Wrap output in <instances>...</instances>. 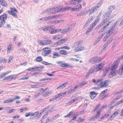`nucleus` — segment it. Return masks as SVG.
Instances as JSON below:
<instances>
[{
	"mask_svg": "<svg viewBox=\"0 0 123 123\" xmlns=\"http://www.w3.org/2000/svg\"><path fill=\"white\" fill-rule=\"evenodd\" d=\"M60 38V37L59 35H56L53 37V40H57Z\"/></svg>",
	"mask_w": 123,
	"mask_h": 123,
	"instance_id": "36",
	"label": "nucleus"
},
{
	"mask_svg": "<svg viewBox=\"0 0 123 123\" xmlns=\"http://www.w3.org/2000/svg\"><path fill=\"white\" fill-rule=\"evenodd\" d=\"M38 113V112H36L35 113H33L30 112H28V113H26L25 115V116L26 117H28L29 116H31L30 117V118H31L32 116H34L35 114L36 113Z\"/></svg>",
	"mask_w": 123,
	"mask_h": 123,
	"instance_id": "18",
	"label": "nucleus"
},
{
	"mask_svg": "<svg viewBox=\"0 0 123 123\" xmlns=\"http://www.w3.org/2000/svg\"><path fill=\"white\" fill-rule=\"evenodd\" d=\"M105 62H104L100 63L97 65L96 66V71H99L101 70L105 65Z\"/></svg>",
	"mask_w": 123,
	"mask_h": 123,
	"instance_id": "11",
	"label": "nucleus"
},
{
	"mask_svg": "<svg viewBox=\"0 0 123 123\" xmlns=\"http://www.w3.org/2000/svg\"><path fill=\"white\" fill-rule=\"evenodd\" d=\"M61 49H66L69 50L70 49V47L67 46H63L61 47Z\"/></svg>",
	"mask_w": 123,
	"mask_h": 123,
	"instance_id": "48",
	"label": "nucleus"
},
{
	"mask_svg": "<svg viewBox=\"0 0 123 123\" xmlns=\"http://www.w3.org/2000/svg\"><path fill=\"white\" fill-rule=\"evenodd\" d=\"M117 71L116 70H111L110 72L108 75L109 78H112L116 75Z\"/></svg>",
	"mask_w": 123,
	"mask_h": 123,
	"instance_id": "13",
	"label": "nucleus"
},
{
	"mask_svg": "<svg viewBox=\"0 0 123 123\" xmlns=\"http://www.w3.org/2000/svg\"><path fill=\"white\" fill-rule=\"evenodd\" d=\"M0 4L3 6L6 7L7 6L8 4L4 0H0Z\"/></svg>",
	"mask_w": 123,
	"mask_h": 123,
	"instance_id": "17",
	"label": "nucleus"
},
{
	"mask_svg": "<svg viewBox=\"0 0 123 123\" xmlns=\"http://www.w3.org/2000/svg\"><path fill=\"white\" fill-rule=\"evenodd\" d=\"M121 59V58H118L117 60L113 62L111 68V70H116L115 69L118 66V64L120 62V60Z\"/></svg>",
	"mask_w": 123,
	"mask_h": 123,
	"instance_id": "8",
	"label": "nucleus"
},
{
	"mask_svg": "<svg viewBox=\"0 0 123 123\" xmlns=\"http://www.w3.org/2000/svg\"><path fill=\"white\" fill-rule=\"evenodd\" d=\"M118 112L117 111H115L112 113L109 118V120H111L112 119L114 118L118 114Z\"/></svg>",
	"mask_w": 123,
	"mask_h": 123,
	"instance_id": "15",
	"label": "nucleus"
},
{
	"mask_svg": "<svg viewBox=\"0 0 123 123\" xmlns=\"http://www.w3.org/2000/svg\"><path fill=\"white\" fill-rule=\"evenodd\" d=\"M94 72V69H93L92 68L90 69L89 70V72L88 73V76H89V74H92L93 72ZM87 76H88L87 75Z\"/></svg>",
	"mask_w": 123,
	"mask_h": 123,
	"instance_id": "43",
	"label": "nucleus"
},
{
	"mask_svg": "<svg viewBox=\"0 0 123 123\" xmlns=\"http://www.w3.org/2000/svg\"><path fill=\"white\" fill-rule=\"evenodd\" d=\"M110 22H109L107 25L104 26L103 28V29L104 30H106L108 28V26L109 25Z\"/></svg>",
	"mask_w": 123,
	"mask_h": 123,
	"instance_id": "46",
	"label": "nucleus"
},
{
	"mask_svg": "<svg viewBox=\"0 0 123 123\" xmlns=\"http://www.w3.org/2000/svg\"><path fill=\"white\" fill-rule=\"evenodd\" d=\"M60 7L49 8L47 10L46 12L49 14H53L61 11H64Z\"/></svg>",
	"mask_w": 123,
	"mask_h": 123,
	"instance_id": "2",
	"label": "nucleus"
},
{
	"mask_svg": "<svg viewBox=\"0 0 123 123\" xmlns=\"http://www.w3.org/2000/svg\"><path fill=\"white\" fill-rule=\"evenodd\" d=\"M85 11H83L81 12L80 13L77 14V16H81L85 14Z\"/></svg>",
	"mask_w": 123,
	"mask_h": 123,
	"instance_id": "41",
	"label": "nucleus"
},
{
	"mask_svg": "<svg viewBox=\"0 0 123 123\" xmlns=\"http://www.w3.org/2000/svg\"><path fill=\"white\" fill-rule=\"evenodd\" d=\"M20 117V116L19 115H17L16 116H13V117H12V118H13V119H15V118H19Z\"/></svg>",
	"mask_w": 123,
	"mask_h": 123,
	"instance_id": "61",
	"label": "nucleus"
},
{
	"mask_svg": "<svg viewBox=\"0 0 123 123\" xmlns=\"http://www.w3.org/2000/svg\"><path fill=\"white\" fill-rule=\"evenodd\" d=\"M63 96L62 93L58 94L57 95V96H56L55 99H57L58 98H60L61 96Z\"/></svg>",
	"mask_w": 123,
	"mask_h": 123,
	"instance_id": "50",
	"label": "nucleus"
},
{
	"mask_svg": "<svg viewBox=\"0 0 123 123\" xmlns=\"http://www.w3.org/2000/svg\"><path fill=\"white\" fill-rule=\"evenodd\" d=\"M60 45V44L59 43V42L58 41L56 42V43L53 44H52V46L53 47H56L58 46H59Z\"/></svg>",
	"mask_w": 123,
	"mask_h": 123,
	"instance_id": "42",
	"label": "nucleus"
},
{
	"mask_svg": "<svg viewBox=\"0 0 123 123\" xmlns=\"http://www.w3.org/2000/svg\"><path fill=\"white\" fill-rule=\"evenodd\" d=\"M29 78L28 76H26V77H23L19 79V80H27Z\"/></svg>",
	"mask_w": 123,
	"mask_h": 123,
	"instance_id": "51",
	"label": "nucleus"
},
{
	"mask_svg": "<svg viewBox=\"0 0 123 123\" xmlns=\"http://www.w3.org/2000/svg\"><path fill=\"white\" fill-rule=\"evenodd\" d=\"M98 94V93H96L93 91L90 92V96L91 99H94Z\"/></svg>",
	"mask_w": 123,
	"mask_h": 123,
	"instance_id": "16",
	"label": "nucleus"
},
{
	"mask_svg": "<svg viewBox=\"0 0 123 123\" xmlns=\"http://www.w3.org/2000/svg\"><path fill=\"white\" fill-rule=\"evenodd\" d=\"M119 74L120 75H121L123 73V64L121 65L119 70Z\"/></svg>",
	"mask_w": 123,
	"mask_h": 123,
	"instance_id": "27",
	"label": "nucleus"
},
{
	"mask_svg": "<svg viewBox=\"0 0 123 123\" xmlns=\"http://www.w3.org/2000/svg\"><path fill=\"white\" fill-rule=\"evenodd\" d=\"M67 83H63L61 85H60L57 88V89H61L62 88H64L67 85Z\"/></svg>",
	"mask_w": 123,
	"mask_h": 123,
	"instance_id": "25",
	"label": "nucleus"
},
{
	"mask_svg": "<svg viewBox=\"0 0 123 123\" xmlns=\"http://www.w3.org/2000/svg\"><path fill=\"white\" fill-rule=\"evenodd\" d=\"M43 59L42 57L41 56L37 57L36 59V61L37 62H40L42 61Z\"/></svg>",
	"mask_w": 123,
	"mask_h": 123,
	"instance_id": "29",
	"label": "nucleus"
},
{
	"mask_svg": "<svg viewBox=\"0 0 123 123\" xmlns=\"http://www.w3.org/2000/svg\"><path fill=\"white\" fill-rule=\"evenodd\" d=\"M87 82L86 81H83L82 83L80 84L79 86H84V85L87 84Z\"/></svg>",
	"mask_w": 123,
	"mask_h": 123,
	"instance_id": "45",
	"label": "nucleus"
},
{
	"mask_svg": "<svg viewBox=\"0 0 123 123\" xmlns=\"http://www.w3.org/2000/svg\"><path fill=\"white\" fill-rule=\"evenodd\" d=\"M96 119L94 116H93L91 117L89 119V120L90 121H93Z\"/></svg>",
	"mask_w": 123,
	"mask_h": 123,
	"instance_id": "56",
	"label": "nucleus"
},
{
	"mask_svg": "<svg viewBox=\"0 0 123 123\" xmlns=\"http://www.w3.org/2000/svg\"><path fill=\"white\" fill-rule=\"evenodd\" d=\"M99 7V6H96L93 8H91L90 9H89L87 11H85V14H87L89 13V15L90 16L96 11Z\"/></svg>",
	"mask_w": 123,
	"mask_h": 123,
	"instance_id": "6",
	"label": "nucleus"
},
{
	"mask_svg": "<svg viewBox=\"0 0 123 123\" xmlns=\"http://www.w3.org/2000/svg\"><path fill=\"white\" fill-rule=\"evenodd\" d=\"M13 58V56L12 55H10L9 56L8 58V63H9L11 61H12Z\"/></svg>",
	"mask_w": 123,
	"mask_h": 123,
	"instance_id": "40",
	"label": "nucleus"
},
{
	"mask_svg": "<svg viewBox=\"0 0 123 123\" xmlns=\"http://www.w3.org/2000/svg\"><path fill=\"white\" fill-rule=\"evenodd\" d=\"M82 8V7L81 4L79 3L75 6V7L72 8L71 7H67L64 8L63 11L71 10L72 12L78 11L80 10Z\"/></svg>",
	"mask_w": 123,
	"mask_h": 123,
	"instance_id": "3",
	"label": "nucleus"
},
{
	"mask_svg": "<svg viewBox=\"0 0 123 123\" xmlns=\"http://www.w3.org/2000/svg\"><path fill=\"white\" fill-rule=\"evenodd\" d=\"M1 18V20L4 21H5L7 18V16L6 14H4L0 15Z\"/></svg>",
	"mask_w": 123,
	"mask_h": 123,
	"instance_id": "19",
	"label": "nucleus"
},
{
	"mask_svg": "<svg viewBox=\"0 0 123 123\" xmlns=\"http://www.w3.org/2000/svg\"><path fill=\"white\" fill-rule=\"evenodd\" d=\"M68 38L67 37H65V38L62 39L58 41L59 42V43L60 45L61 44H62L68 40Z\"/></svg>",
	"mask_w": 123,
	"mask_h": 123,
	"instance_id": "21",
	"label": "nucleus"
},
{
	"mask_svg": "<svg viewBox=\"0 0 123 123\" xmlns=\"http://www.w3.org/2000/svg\"><path fill=\"white\" fill-rule=\"evenodd\" d=\"M96 24H97L94 22L93 23H92L91 24V25L89 27V29H90V30H92Z\"/></svg>",
	"mask_w": 123,
	"mask_h": 123,
	"instance_id": "32",
	"label": "nucleus"
},
{
	"mask_svg": "<svg viewBox=\"0 0 123 123\" xmlns=\"http://www.w3.org/2000/svg\"><path fill=\"white\" fill-rule=\"evenodd\" d=\"M100 105L101 104H99L97 105L96 106L95 108L94 109H93V110L92 111V112H93L95 111H96L99 108Z\"/></svg>",
	"mask_w": 123,
	"mask_h": 123,
	"instance_id": "34",
	"label": "nucleus"
},
{
	"mask_svg": "<svg viewBox=\"0 0 123 123\" xmlns=\"http://www.w3.org/2000/svg\"><path fill=\"white\" fill-rule=\"evenodd\" d=\"M118 98H116L114 99L112 101L111 103V104H113L118 99Z\"/></svg>",
	"mask_w": 123,
	"mask_h": 123,
	"instance_id": "57",
	"label": "nucleus"
},
{
	"mask_svg": "<svg viewBox=\"0 0 123 123\" xmlns=\"http://www.w3.org/2000/svg\"><path fill=\"white\" fill-rule=\"evenodd\" d=\"M103 80V79L102 78L96 80V84H97L98 83L101 81Z\"/></svg>",
	"mask_w": 123,
	"mask_h": 123,
	"instance_id": "54",
	"label": "nucleus"
},
{
	"mask_svg": "<svg viewBox=\"0 0 123 123\" xmlns=\"http://www.w3.org/2000/svg\"><path fill=\"white\" fill-rule=\"evenodd\" d=\"M83 41H80L79 42H75L74 44L73 47H75L76 46L77 47L75 48L74 50V51L75 52H78L79 51H80L84 50V48L83 46H78L79 45L81 44L82 42Z\"/></svg>",
	"mask_w": 123,
	"mask_h": 123,
	"instance_id": "1",
	"label": "nucleus"
},
{
	"mask_svg": "<svg viewBox=\"0 0 123 123\" xmlns=\"http://www.w3.org/2000/svg\"><path fill=\"white\" fill-rule=\"evenodd\" d=\"M52 43V42L51 40H47L43 41H40L39 43L40 45H48Z\"/></svg>",
	"mask_w": 123,
	"mask_h": 123,
	"instance_id": "10",
	"label": "nucleus"
},
{
	"mask_svg": "<svg viewBox=\"0 0 123 123\" xmlns=\"http://www.w3.org/2000/svg\"><path fill=\"white\" fill-rule=\"evenodd\" d=\"M111 113V110H109L107 111L106 113L105 114V117H108L110 115Z\"/></svg>",
	"mask_w": 123,
	"mask_h": 123,
	"instance_id": "30",
	"label": "nucleus"
},
{
	"mask_svg": "<svg viewBox=\"0 0 123 123\" xmlns=\"http://www.w3.org/2000/svg\"><path fill=\"white\" fill-rule=\"evenodd\" d=\"M5 23V21H2L0 22V27H2L4 25Z\"/></svg>",
	"mask_w": 123,
	"mask_h": 123,
	"instance_id": "49",
	"label": "nucleus"
},
{
	"mask_svg": "<svg viewBox=\"0 0 123 123\" xmlns=\"http://www.w3.org/2000/svg\"><path fill=\"white\" fill-rule=\"evenodd\" d=\"M111 12L112 11H110L107 12L105 13L106 16L107 17L109 16L110 15Z\"/></svg>",
	"mask_w": 123,
	"mask_h": 123,
	"instance_id": "47",
	"label": "nucleus"
},
{
	"mask_svg": "<svg viewBox=\"0 0 123 123\" xmlns=\"http://www.w3.org/2000/svg\"><path fill=\"white\" fill-rule=\"evenodd\" d=\"M52 93V91H49L43 95V96L44 97H46L48 96H49L50 94Z\"/></svg>",
	"mask_w": 123,
	"mask_h": 123,
	"instance_id": "23",
	"label": "nucleus"
},
{
	"mask_svg": "<svg viewBox=\"0 0 123 123\" xmlns=\"http://www.w3.org/2000/svg\"><path fill=\"white\" fill-rule=\"evenodd\" d=\"M74 100L73 99L70 100L67 103V105H69L73 103L74 102Z\"/></svg>",
	"mask_w": 123,
	"mask_h": 123,
	"instance_id": "44",
	"label": "nucleus"
},
{
	"mask_svg": "<svg viewBox=\"0 0 123 123\" xmlns=\"http://www.w3.org/2000/svg\"><path fill=\"white\" fill-rule=\"evenodd\" d=\"M43 52L42 53V55L43 56H46L48 55L51 52V48L49 47H45L43 49Z\"/></svg>",
	"mask_w": 123,
	"mask_h": 123,
	"instance_id": "9",
	"label": "nucleus"
},
{
	"mask_svg": "<svg viewBox=\"0 0 123 123\" xmlns=\"http://www.w3.org/2000/svg\"><path fill=\"white\" fill-rule=\"evenodd\" d=\"M96 24H97L94 22L93 23H92L91 24V25L89 27V29H90V30H92Z\"/></svg>",
	"mask_w": 123,
	"mask_h": 123,
	"instance_id": "33",
	"label": "nucleus"
},
{
	"mask_svg": "<svg viewBox=\"0 0 123 123\" xmlns=\"http://www.w3.org/2000/svg\"><path fill=\"white\" fill-rule=\"evenodd\" d=\"M6 75L4 73L0 75V78L1 79L3 77L5 76Z\"/></svg>",
	"mask_w": 123,
	"mask_h": 123,
	"instance_id": "64",
	"label": "nucleus"
},
{
	"mask_svg": "<svg viewBox=\"0 0 123 123\" xmlns=\"http://www.w3.org/2000/svg\"><path fill=\"white\" fill-rule=\"evenodd\" d=\"M82 111H80L78 113H76L75 114V115L69 121V122L70 123H73L74 122L73 121H75L76 120V119L77 118V117L79 115L81 114L82 113Z\"/></svg>",
	"mask_w": 123,
	"mask_h": 123,
	"instance_id": "14",
	"label": "nucleus"
},
{
	"mask_svg": "<svg viewBox=\"0 0 123 123\" xmlns=\"http://www.w3.org/2000/svg\"><path fill=\"white\" fill-rule=\"evenodd\" d=\"M10 10L7 11V12L9 14L12 15L13 16L16 18L17 17V13H18V11L16 9L13 7H11Z\"/></svg>",
	"mask_w": 123,
	"mask_h": 123,
	"instance_id": "7",
	"label": "nucleus"
},
{
	"mask_svg": "<svg viewBox=\"0 0 123 123\" xmlns=\"http://www.w3.org/2000/svg\"><path fill=\"white\" fill-rule=\"evenodd\" d=\"M110 82V81L109 80H105L103 82L100 83L98 86V87L99 88L106 87L109 85Z\"/></svg>",
	"mask_w": 123,
	"mask_h": 123,
	"instance_id": "5",
	"label": "nucleus"
},
{
	"mask_svg": "<svg viewBox=\"0 0 123 123\" xmlns=\"http://www.w3.org/2000/svg\"><path fill=\"white\" fill-rule=\"evenodd\" d=\"M51 80V79H41L40 80V81H46L47 80Z\"/></svg>",
	"mask_w": 123,
	"mask_h": 123,
	"instance_id": "59",
	"label": "nucleus"
},
{
	"mask_svg": "<svg viewBox=\"0 0 123 123\" xmlns=\"http://www.w3.org/2000/svg\"><path fill=\"white\" fill-rule=\"evenodd\" d=\"M12 45L11 44H10L8 46L7 49V53H8L10 52V51L12 49Z\"/></svg>",
	"mask_w": 123,
	"mask_h": 123,
	"instance_id": "26",
	"label": "nucleus"
},
{
	"mask_svg": "<svg viewBox=\"0 0 123 123\" xmlns=\"http://www.w3.org/2000/svg\"><path fill=\"white\" fill-rule=\"evenodd\" d=\"M110 69V67H109L108 68L105 69V71L107 73L109 72Z\"/></svg>",
	"mask_w": 123,
	"mask_h": 123,
	"instance_id": "60",
	"label": "nucleus"
},
{
	"mask_svg": "<svg viewBox=\"0 0 123 123\" xmlns=\"http://www.w3.org/2000/svg\"><path fill=\"white\" fill-rule=\"evenodd\" d=\"M85 120V118L81 119V117H80L79 119L77 120V122L78 123H79L83 122Z\"/></svg>",
	"mask_w": 123,
	"mask_h": 123,
	"instance_id": "38",
	"label": "nucleus"
},
{
	"mask_svg": "<svg viewBox=\"0 0 123 123\" xmlns=\"http://www.w3.org/2000/svg\"><path fill=\"white\" fill-rule=\"evenodd\" d=\"M16 77L17 76L16 75H9L7 76L9 80H10L13 79H15Z\"/></svg>",
	"mask_w": 123,
	"mask_h": 123,
	"instance_id": "31",
	"label": "nucleus"
},
{
	"mask_svg": "<svg viewBox=\"0 0 123 123\" xmlns=\"http://www.w3.org/2000/svg\"><path fill=\"white\" fill-rule=\"evenodd\" d=\"M60 66L63 68H73L74 67L73 66L71 65L70 64L63 63L60 65Z\"/></svg>",
	"mask_w": 123,
	"mask_h": 123,
	"instance_id": "12",
	"label": "nucleus"
},
{
	"mask_svg": "<svg viewBox=\"0 0 123 123\" xmlns=\"http://www.w3.org/2000/svg\"><path fill=\"white\" fill-rule=\"evenodd\" d=\"M82 0H71V3L73 5H75L77 3H79Z\"/></svg>",
	"mask_w": 123,
	"mask_h": 123,
	"instance_id": "20",
	"label": "nucleus"
},
{
	"mask_svg": "<svg viewBox=\"0 0 123 123\" xmlns=\"http://www.w3.org/2000/svg\"><path fill=\"white\" fill-rule=\"evenodd\" d=\"M59 54L57 52H54L53 54V58H56L57 57L60 56Z\"/></svg>",
	"mask_w": 123,
	"mask_h": 123,
	"instance_id": "28",
	"label": "nucleus"
},
{
	"mask_svg": "<svg viewBox=\"0 0 123 123\" xmlns=\"http://www.w3.org/2000/svg\"><path fill=\"white\" fill-rule=\"evenodd\" d=\"M71 59L72 61H79V60L78 59H74L72 58Z\"/></svg>",
	"mask_w": 123,
	"mask_h": 123,
	"instance_id": "62",
	"label": "nucleus"
},
{
	"mask_svg": "<svg viewBox=\"0 0 123 123\" xmlns=\"http://www.w3.org/2000/svg\"><path fill=\"white\" fill-rule=\"evenodd\" d=\"M94 18V17L93 16H91L90 18H89L87 21V23H89L90 22H91L92 20Z\"/></svg>",
	"mask_w": 123,
	"mask_h": 123,
	"instance_id": "35",
	"label": "nucleus"
},
{
	"mask_svg": "<svg viewBox=\"0 0 123 123\" xmlns=\"http://www.w3.org/2000/svg\"><path fill=\"white\" fill-rule=\"evenodd\" d=\"M96 112V114L94 116L96 118H98L100 117L101 112V110H98Z\"/></svg>",
	"mask_w": 123,
	"mask_h": 123,
	"instance_id": "22",
	"label": "nucleus"
},
{
	"mask_svg": "<svg viewBox=\"0 0 123 123\" xmlns=\"http://www.w3.org/2000/svg\"><path fill=\"white\" fill-rule=\"evenodd\" d=\"M72 111L70 112L68 114H67L66 115L64 116V117L65 118L66 117H70V116L72 114Z\"/></svg>",
	"mask_w": 123,
	"mask_h": 123,
	"instance_id": "52",
	"label": "nucleus"
},
{
	"mask_svg": "<svg viewBox=\"0 0 123 123\" xmlns=\"http://www.w3.org/2000/svg\"><path fill=\"white\" fill-rule=\"evenodd\" d=\"M31 87L32 88H38L39 87L38 85H31Z\"/></svg>",
	"mask_w": 123,
	"mask_h": 123,
	"instance_id": "55",
	"label": "nucleus"
},
{
	"mask_svg": "<svg viewBox=\"0 0 123 123\" xmlns=\"http://www.w3.org/2000/svg\"><path fill=\"white\" fill-rule=\"evenodd\" d=\"M74 90V89H70L68 91V93H70L73 92V91Z\"/></svg>",
	"mask_w": 123,
	"mask_h": 123,
	"instance_id": "53",
	"label": "nucleus"
},
{
	"mask_svg": "<svg viewBox=\"0 0 123 123\" xmlns=\"http://www.w3.org/2000/svg\"><path fill=\"white\" fill-rule=\"evenodd\" d=\"M117 24V22L116 21L115 23L114 24L111 26V28L110 29V30H113L115 26H116Z\"/></svg>",
	"mask_w": 123,
	"mask_h": 123,
	"instance_id": "37",
	"label": "nucleus"
},
{
	"mask_svg": "<svg viewBox=\"0 0 123 123\" xmlns=\"http://www.w3.org/2000/svg\"><path fill=\"white\" fill-rule=\"evenodd\" d=\"M42 63L43 64L45 65H49L50 64L48 62H46L45 61H43L42 62Z\"/></svg>",
	"mask_w": 123,
	"mask_h": 123,
	"instance_id": "58",
	"label": "nucleus"
},
{
	"mask_svg": "<svg viewBox=\"0 0 123 123\" xmlns=\"http://www.w3.org/2000/svg\"><path fill=\"white\" fill-rule=\"evenodd\" d=\"M102 60L100 57L94 56L91 58L89 60V62L92 64H95L100 62Z\"/></svg>",
	"mask_w": 123,
	"mask_h": 123,
	"instance_id": "4",
	"label": "nucleus"
},
{
	"mask_svg": "<svg viewBox=\"0 0 123 123\" xmlns=\"http://www.w3.org/2000/svg\"><path fill=\"white\" fill-rule=\"evenodd\" d=\"M42 68H43V67H35L34 68V69L37 71H38L42 70Z\"/></svg>",
	"mask_w": 123,
	"mask_h": 123,
	"instance_id": "39",
	"label": "nucleus"
},
{
	"mask_svg": "<svg viewBox=\"0 0 123 123\" xmlns=\"http://www.w3.org/2000/svg\"><path fill=\"white\" fill-rule=\"evenodd\" d=\"M20 97H19L18 96H15V98H14L13 99H14V100H16L17 99H19L20 98Z\"/></svg>",
	"mask_w": 123,
	"mask_h": 123,
	"instance_id": "63",
	"label": "nucleus"
},
{
	"mask_svg": "<svg viewBox=\"0 0 123 123\" xmlns=\"http://www.w3.org/2000/svg\"><path fill=\"white\" fill-rule=\"evenodd\" d=\"M60 54L64 55H67L68 54V53L67 51L64 50H61L60 51Z\"/></svg>",
	"mask_w": 123,
	"mask_h": 123,
	"instance_id": "24",
	"label": "nucleus"
}]
</instances>
